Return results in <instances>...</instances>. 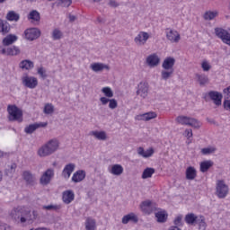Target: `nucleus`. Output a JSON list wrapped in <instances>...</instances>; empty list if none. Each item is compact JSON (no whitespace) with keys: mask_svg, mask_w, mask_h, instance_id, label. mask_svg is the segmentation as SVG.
<instances>
[{"mask_svg":"<svg viewBox=\"0 0 230 230\" xmlns=\"http://www.w3.org/2000/svg\"><path fill=\"white\" fill-rule=\"evenodd\" d=\"M11 217L16 224H32L37 220L39 214L35 210H31L27 207H18L11 211Z\"/></svg>","mask_w":230,"mask_h":230,"instance_id":"obj_1","label":"nucleus"},{"mask_svg":"<svg viewBox=\"0 0 230 230\" xmlns=\"http://www.w3.org/2000/svg\"><path fill=\"white\" fill-rule=\"evenodd\" d=\"M60 148V141L57 138H52L41 146L37 152L39 157H48L55 154Z\"/></svg>","mask_w":230,"mask_h":230,"instance_id":"obj_2","label":"nucleus"},{"mask_svg":"<svg viewBox=\"0 0 230 230\" xmlns=\"http://www.w3.org/2000/svg\"><path fill=\"white\" fill-rule=\"evenodd\" d=\"M7 112L9 114V121H18V123H22V111L16 105H8Z\"/></svg>","mask_w":230,"mask_h":230,"instance_id":"obj_3","label":"nucleus"},{"mask_svg":"<svg viewBox=\"0 0 230 230\" xmlns=\"http://www.w3.org/2000/svg\"><path fill=\"white\" fill-rule=\"evenodd\" d=\"M229 195V185L226 184V181L217 180L216 181V196L217 199H226Z\"/></svg>","mask_w":230,"mask_h":230,"instance_id":"obj_4","label":"nucleus"},{"mask_svg":"<svg viewBox=\"0 0 230 230\" xmlns=\"http://www.w3.org/2000/svg\"><path fill=\"white\" fill-rule=\"evenodd\" d=\"M177 123L180 125H186L193 127L194 128H200V122L197 119L190 118L188 116L181 115L176 118Z\"/></svg>","mask_w":230,"mask_h":230,"instance_id":"obj_5","label":"nucleus"},{"mask_svg":"<svg viewBox=\"0 0 230 230\" xmlns=\"http://www.w3.org/2000/svg\"><path fill=\"white\" fill-rule=\"evenodd\" d=\"M53 177H55V170L51 168L47 169L40 178V184L41 186H48L53 181Z\"/></svg>","mask_w":230,"mask_h":230,"instance_id":"obj_6","label":"nucleus"},{"mask_svg":"<svg viewBox=\"0 0 230 230\" xmlns=\"http://www.w3.org/2000/svg\"><path fill=\"white\" fill-rule=\"evenodd\" d=\"M22 84L28 89H35L39 85V80L35 76L24 75L22 77Z\"/></svg>","mask_w":230,"mask_h":230,"instance_id":"obj_7","label":"nucleus"},{"mask_svg":"<svg viewBox=\"0 0 230 230\" xmlns=\"http://www.w3.org/2000/svg\"><path fill=\"white\" fill-rule=\"evenodd\" d=\"M215 33L218 37V39H221L222 42L224 44H226L227 46H230V33L229 31H226L223 28H215Z\"/></svg>","mask_w":230,"mask_h":230,"instance_id":"obj_8","label":"nucleus"},{"mask_svg":"<svg viewBox=\"0 0 230 230\" xmlns=\"http://www.w3.org/2000/svg\"><path fill=\"white\" fill-rule=\"evenodd\" d=\"M208 97L210 98V100H212V102H214L215 105L217 107L222 105V98H224V96L219 92L210 91L205 94V100Z\"/></svg>","mask_w":230,"mask_h":230,"instance_id":"obj_9","label":"nucleus"},{"mask_svg":"<svg viewBox=\"0 0 230 230\" xmlns=\"http://www.w3.org/2000/svg\"><path fill=\"white\" fill-rule=\"evenodd\" d=\"M24 35L27 40H37L40 37V30L37 28L27 29L24 31Z\"/></svg>","mask_w":230,"mask_h":230,"instance_id":"obj_10","label":"nucleus"},{"mask_svg":"<svg viewBox=\"0 0 230 230\" xmlns=\"http://www.w3.org/2000/svg\"><path fill=\"white\" fill-rule=\"evenodd\" d=\"M165 34L167 40H170V42L177 43L179 42V40H181V34H179V31L167 28L165 31Z\"/></svg>","mask_w":230,"mask_h":230,"instance_id":"obj_11","label":"nucleus"},{"mask_svg":"<svg viewBox=\"0 0 230 230\" xmlns=\"http://www.w3.org/2000/svg\"><path fill=\"white\" fill-rule=\"evenodd\" d=\"M148 39H150V34H148V32L140 31L134 39V41L137 44V46H145Z\"/></svg>","mask_w":230,"mask_h":230,"instance_id":"obj_12","label":"nucleus"},{"mask_svg":"<svg viewBox=\"0 0 230 230\" xmlns=\"http://www.w3.org/2000/svg\"><path fill=\"white\" fill-rule=\"evenodd\" d=\"M22 179L29 186H35L37 184V178L30 171H24L22 172Z\"/></svg>","mask_w":230,"mask_h":230,"instance_id":"obj_13","label":"nucleus"},{"mask_svg":"<svg viewBox=\"0 0 230 230\" xmlns=\"http://www.w3.org/2000/svg\"><path fill=\"white\" fill-rule=\"evenodd\" d=\"M44 127H48V122H36L34 124H30L29 126L25 127L24 133L33 134L37 128H44Z\"/></svg>","mask_w":230,"mask_h":230,"instance_id":"obj_14","label":"nucleus"},{"mask_svg":"<svg viewBox=\"0 0 230 230\" xmlns=\"http://www.w3.org/2000/svg\"><path fill=\"white\" fill-rule=\"evenodd\" d=\"M146 62L149 67H157L161 62V58L157 54H151L146 58Z\"/></svg>","mask_w":230,"mask_h":230,"instance_id":"obj_15","label":"nucleus"},{"mask_svg":"<svg viewBox=\"0 0 230 230\" xmlns=\"http://www.w3.org/2000/svg\"><path fill=\"white\" fill-rule=\"evenodd\" d=\"M137 94L141 96V98H146L148 96V83H139Z\"/></svg>","mask_w":230,"mask_h":230,"instance_id":"obj_16","label":"nucleus"},{"mask_svg":"<svg viewBox=\"0 0 230 230\" xmlns=\"http://www.w3.org/2000/svg\"><path fill=\"white\" fill-rule=\"evenodd\" d=\"M90 68L92 69V71H93V73H102L103 69H106V71H109L111 69L109 65L103 63H93L91 64Z\"/></svg>","mask_w":230,"mask_h":230,"instance_id":"obj_17","label":"nucleus"},{"mask_svg":"<svg viewBox=\"0 0 230 230\" xmlns=\"http://www.w3.org/2000/svg\"><path fill=\"white\" fill-rule=\"evenodd\" d=\"M11 30L12 26L10 23L5 20L0 19V34L3 36L8 35Z\"/></svg>","mask_w":230,"mask_h":230,"instance_id":"obj_18","label":"nucleus"},{"mask_svg":"<svg viewBox=\"0 0 230 230\" xmlns=\"http://www.w3.org/2000/svg\"><path fill=\"white\" fill-rule=\"evenodd\" d=\"M75 168H76L75 164H67L62 171V177H64V179H69L71 173L75 172Z\"/></svg>","mask_w":230,"mask_h":230,"instance_id":"obj_19","label":"nucleus"},{"mask_svg":"<svg viewBox=\"0 0 230 230\" xmlns=\"http://www.w3.org/2000/svg\"><path fill=\"white\" fill-rule=\"evenodd\" d=\"M173 66H175V58L172 57L166 58L162 64V67L165 69V71H173Z\"/></svg>","mask_w":230,"mask_h":230,"instance_id":"obj_20","label":"nucleus"},{"mask_svg":"<svg viewBox=\"0 0 230 230\" xmlns=\"http://www.w3.org/2000/svg\"><path fill=\"white\" fill-rule=\"evenodd\" d=\"M155 118H157V113L154 111L146 112L137 116V119L138 121H150V119H154Z\"/></svg>","mask_w":230,"mask_h":230,"instance_id":"obj_21","label":"nucleus"},{"mask_svg":"<svg viewBox=\"0 0 230 230\" xmlns=\"http://www.w3.org/2000/svg\"><path fill=\"white\" fill-rule=\"evenodd\" d=\"M62 200L64 204H71L75 200V192L73 190H65L63 192Z\"/></svg>","mask_w":230,"mask_h":230,"instance_id":"obj_22","label":"nucleus"},{"mask_svg":"<svg viewBox=\"0 0 230 230\" xmlns=\"http://www.w3.org/2000/svg\"><path fill=\"white\" fill-rule=\"evenodd\" d=\"M128 222H132L133 224H137L139 222V218L136 214L129 213L122 217V224L127 225Z\"/></svg>","mask_w":230,"mask_h":230,"instance_id":"obj_23","label":"nucleus"},{"mask_svg":"<svg viewBox=\"0 0 230 230\" xmlns=\"http://www.w3.org/2000/svg\"><path fill=\"white\" fill-rule=\"evenodd\" d=\"M18 39L19 38L15 34H9L3 39L2 44L3 46H12V44L17 42Z\"/></svg>","mask_w":230,"mask_h":230,"instance_id":"obj_24","label":"nucleus"},{"mask_svg":"<svg viewBox=\"0 0 230 230\" xmlns=\"http://www.w3.org/2000/svg\"><path fill=\"white\" fill-rule=\"evenodd\" d=\"M19 67H20V69H23L25 71H30V69H33V67H35V65H34L33 61H31L30 59H24L20 62Z\"/></svg>","mask_w":230,"mask_h":230,"instance_id":"obj_25","label":"nucleus"},{"mask_svg":"<svg viewBox=\"0 0 230 230\" xmlns=\"http://www.w3.org/2000/svg\"><path fill=\"white\" fill-rule=\"evenodd\" d=\"M187 181H194L197 178V169L193 166H189L185 172Z\"/></svg>","mask_w":230,"mask_h":230,"instance_id":"obj_26","label":"nucleus"},{"mask_svg":"<svg viewBox=\"0 0 230 230\" xmlns=\"http://www.w3.org/2000/svg\"><path fill=\"white\" fill-rule=\"evenodd\" d=\"M84 179H85V171L79 170L73 174L72 182H82Z\"/></svg>","mask_w":230,"mask_h":230,"instance_id":"obj_27","label":"nucleus"},{"mask_svg":"<svg viewBox=\"0 0 230 230\" xmlns=\"http://www.w3.org/2000/svg\"><path fill=\"white\" fill-rule=\"evenodd\" d=\"M195 226H199V230H206V228L208 227V224L206 223V217L202 215H199L196 217Z\"/></svg>","mask_w":230,"mask_h":230,"instance_id":"obj_28","label":"nucleus"},{"mask_svg":"<svg viewBox=\"0 0 230 230\" xmlns=\"http://www.w3.org/2000/svg\"><path fill=\"white\" fill-rule=\"evenodd\" d=\"M156 221L159 224H164L166 220H168V213H166V210H161L155 213Z\"/></svg>","mask_w":230,"mask_h":230,"instance_id":"obj_29","label":"nucleus"},{"mask_svg":"<svg viewBox=\"0 0 230 230\" xmlns=\"http://www.w3.org/2000/svg\"><path fill=\"white\" fill-rule=\"evenodd\" d=\"M85 230H96V219L87 217L84 222Z\"/></svg>","mask_w":230,"mask_h":230,"instance_id":"obj_30","label":"nucleus"},{"mask_svg":"<svg viewBox=\"0 0 230 230\" xmlns=\"http://www.w3.org/2000/svg\"><path fill=\"white\" fill-rule=\"evenodd\" d=\"M218 17V11H206L203 14L204 21H213Z\"/></svg>","mask_w":230,"mask_h":230,"instance_id":"obj_31","label":"nucleus"},{"mask_svg":"<svg viewBox=\"0 0 230 230\" xmlns=\"http://www.w3.org/2000/svg\"><path fill=\"white\" fill-rule=\"evenodd\" d=\"M197 215L194 213H189L185 216L184 220L188 226H195V223L197 222Z\"/></svg>","mask_w":230,"mask_h":230,"instance_id":"obj_32","label":"nucleus"},{"mask_svg":"<svg viewBox=\"0 0 230 230\" xmlns=\"http://www.w3.org/2000/svg\"><path fill=\"white\" fill-rule=\"evenodd\" d=\"M110 173L112 175L119 176L121 173H123V166L121 164H113L111 166V169L110 170Z\"/></svg>","mask_w":230,"mask_h":230,"instance_id":"obj_33","label":"nucleus"},{"mask_svg":"<svg viewBox=\"0 0 230 230\" xmlns=\"http://www.w3.org/2000/svg\"><path fill=\"white\" fill-rule=\"evenodd\" d=\"M21 53L19 47L13 46L7 48V57H17Z\"/></svg>","mask_w":230,"mask_h":230,"instance_id":"obj_34","label":"nucleus"},{"mask_svg":"<svg viewBox=\"0 0 230 230\" xmlns=\"http://www.w3.org/2000/svg\"><path fill=\"white\" fill-rule=\"evenodd\" d=\"M211 166H213V162L211 160L201 162L200 163V172L202 173H206V172H208V170H209V168H211Z\"/></svg>","mask_w":230,"mask_h":230,"instance_id":"obj_35","label":"nucleus"},{"mask_svg":"<svg viewBox=\"0 0 230 230\" xmlns=\"http://www.w3.org/2000/svg\"><path fill=\"white\" fill-rule=\"evenodd\" d=\"M28 19H31V21H35V22H40V13H39L37 10H32L30 12L28 15Z\"/></svg>","mask_w":230,"mask_h":230,"instance_id":"obj_36","label":"nucleus"},{"mask_svg":"<svg viewBox=\"0 0 230 230\" xmlns=\"http://www.w3.org/2000/svg\"><path fill=\"white\" fill-rule=\"evenodd\" d=\"M91 135L94 136L100 141H105L107 139V133L105 131H92Z\"/></svg>","mask_w":230,"mask_h":230,"instance_id":"obj_37","label":"nucleus"},{"mask_svg":"<svg viewBox=\"0 0 230 230\" xmlns=\"http://www.w3.org/2000/svg\"><path fill=\"white\" fill-rule=\"evenodd\" d=\"M155 173V169L152 167H147L144 170L142 173V179H150V177H152V175Z\"/></svg>","mask_w":230,"mask_h":230,"instance_id":"obj_38","label":"nucleus"},{"mask_svg":"<svg viewBox=\"0 0 230 230\" xmlns=\"http://www.w3.org/2000/svg\"><path fill=\"white\" fill-rule=\"evenodd\" d=\"M196 77L198 79L199 85H206V84L209 82V78H208V75H206L197 74Z\"/></svg>","mask_w":230,"mask_h":230,"instance_id":"obj_39","label":"nucleus"},{"mask_svg":"<svg viewBox=\"0 0 230 230\" xmlns=\"http://www.w3.org/2000/svg\"><path fill=\"white\" fill-rule=\"evenodd\" d=\"M6 19L7 21H14L15 22H17V21H19L20 19V16L15 12L10 11L6 15Z\"/></svg>","mask_w":230,"mask_h":230,"instance_id":"obj_40","label":"nucleus"},{"mask_svg":"<svg viewBox=\"0 0 230 230\" xmlns=\"http://www.w3.org/2000/svg\"><path fill=\"white\" fill-rule=\"evenodd\" d=\"M151 206H152V201L146 200L141 203L140 208L142 211H144V213H148V209H150Z\"/></svg>","mask_w":230,"mask_h":230,"instance_id":"obj_41","label":"nucleus"},{"mask_svg":"<svg viewBox=\"0 0 230 230\" xmlns=\"http://www.w3.org/2000/svg\"><path fill=\"white\" fill-rule=\"evenodd\" d=\"M102 93H103L106 98H112L114 96V92H112V89L109 86L103 87Z\"/></svg>","mask_w":230,"mask_h":230,"instance_id":"obj_42","label":"nucleus"},{"mask_svg":"<svg viewBox=\"0 0 230 230\" xmlns=\"http://www.w3.org/2000/svg\"><path fill=\"white\" fill-rule=\"evenodd\" d=\"M44 114H53L55 112V107L51 103H47L43 110Z\"/></svg>","mask_w":230,"mask_h":230,"instance_id":"obj_43","label":"nucleus"},{"mask_svg":"<svg viewBox=\"0 0 230 230\" xmlns=\"http://www.w3.org/2000/svg\"><path fill=\"white\" fill-rule=\"evenodd\" d=\"M62 32L60 30L58 29H55L53 31H52V39L53 40H60V39H62Z\"/></svg>","mask_w":230,"mask_h":230,"instance_id":"obj_44","label":"nucleus"},{"mask_svg":"<svg viewBox=\"0 0 230 230\" xmlns=\"http://www.w3.org/2000/svg\"><path fill=\"white\" fill-rule=\"evenodd\" d=\"M172 75H173V70H164L161 72L162 80H168V78H172Z\"/></svg>","mask_w":230,"mask_h":230,"instance_id":"obj_45","label":"nucleus"},{"mask_svg":"<svg viewBox=\"0 0 230 230\" xmlns=\"http://www.w3.org/2000/svg\"><path fill=\"white\" fill-rule=\"evenodd\" d=\"M73 1L71 0H59L58 2V6H61L62 8H68V6H71Z\"/></svg>","mask_w":230,"mask_h":230,"instance_id":"obj_46","label":"nucleus"},{"mask_svg":"<svg viewBox=\"0 0 230 230\" xmlns=\"http://www.w3.org/2000/svg\"><path fill=\"white\" fill-rule=\"evenodd\" d=\"M215 152H217V148L215 147H205L201 149L203 155H209V154H215Z\"/></svg>","mask_w":230,"mask_h":230,"instance_id":"obj_47","label":"nucleus"},{"mask_svg":"<svg viewBox=\"0 0 230 230\" xmlns=\"http://www.w3.org/2000/svg\"><path fill=\"white\" fill-rule=\"evenodd\" d=\"M60 208H61L60 205H47L42 207V209H47L48 211H51V210L57 211Z\"/></svg>","mask_w":230,"mask_h":230,"instance_id":"obj_48","label":"nucleus"},{"mask_svg":"<svg viewBox=\"0 0 230 230\" xmlns=\"http://www.w3.org/2000/svg\"><path fill=\"white\" fill-rule=\"evenodd\" d=\"M118 108V101L116 99H110L109 101V109L114 111V109Z\"/></svg>","mask_w":230,"mask_h":230,"instance_id":"obj_49","label":"nucleus"},{"mask_svg":"<svg viewBox=\"0 0 230 230\" xmlns=\"http://www.w3.org/2000/svg\"><path fill=\"white\" fill-rule=\"evenodd\" d=\"M38 75H40V76L43 79L48 78V74H46V69H44V67H40L38 68Z\"/></svg>","mask_w":230,"mask_h":230,"instance_id":"obj_50","label":"nucleus"},{"mask_svg":"<svg viewBox=\"0 0 230 230\" xmlns=\"http://www.w3.org/2000/svg\"><path fill=\"white\" fill-rule=\"evenodd\" d=\"M174 225L179 227L180 226H182V216H178L175 219H174Z\"/></svg>","mask_w":230,"mask_h":230,"instance_id":"obj_51","label":"nucleus"},{"mask_svg":"<svg viewBox=\"0 0 230 230\" xmlns=\"http://www.w3.org/2000/svg\"><path fill=\"white\" fill-rule=\"evenodd\" d=\"M201 67H202L203 71H209L211 69V66L209 65V63H208V61H204L201 64Z\"/></svg>","mask_w":230,"mask_h":230,"instance_id":"obj_52","label":"nucleus"},{"mask_svg":"<svg viewBox=\"0 0 230 230\" xmlns=\"http://www.w3.org/2000/svg\"><path fill=\"white\" fill-rule=\"evenodd\" d=\"M183 136H185V137L187 139H190V137H193V130H191V129H185V131L183 133Z\"/></svg>","mask_w":230,"mask_h":230,"instance_id":"obj_53","label":"nucleus"},{"mask_svg":"<svg viewBox=\"0 0 230 230\" xmlns=\"http://www.w3.org/2000/svg\"><path fill=\"white\" fill-rule=\"evenodd\" d=\"M108 4L111 6V8H118V6H119V3H118L116 0H110Z\"/></svg>","mask_w":230,"mask_h":230,"instance_id":"obj_54","label":"nucleus"},{"mask_svg":"<svg viewBox=\"0 0 230 230\" xmlns=\"http://www.w3.org/2000/svg\"><path fill=\"white\" fill-rule=\"evenodd\" d=\"M152 155H154V148H149L146 151H145V158L152 157Z\"/></svg>","mask_w":230,"mask_h":230,"instance_id":"obj_55","label":"nucleus"},{"mask_svg":"<svg viewBox=\"0 0 230 230\" xmlns=\"http://www.w3.org/2000/svg\"><path fill=\"white\" fill-rule=\"evenodd\" d=\"M1 230H12V226L6 223H0Z\"/></svg>","mask_w":230,"mask_h":230,"instance_id":"obj_56","label":"nucleus"},{"mask_svg":"<svg viewBox=\"0 0 230 230\" xmlns=\"http://www.w3.org/2000/svg\"><path fill=\"white\" fill-rule=\"evenodd\" d=\"M100 102H101L102 105H107V103H109V102H111V99H109L107 97H101Z\"/></svg>","mask_w":230,"mask_h":230,"instance_id":"obj_57","label":"nucleus"},{"mask_svg":"<svg viewBox=\"0 0 230 230\" xmlns=\"http://www.w3.org/2000/svg\"><path fill=\"white\" fill-rule=\"evenodd\" d=\"M224 108L226 111H230V100L224 101Z\"/></svg>","mask_w":230,"mask_h":230,"instance_id":"obj_58","label":"nucleus"},{"mask_svg":"<svg viewBox=\"0 0 230 230\" xmlns=\"http://www.w3.org/2000/svg\"><path fill=\"white\" fill-rule=\"evenodd\" d=\"M137 154H138V155H141V157H145V148L138 147L137 148Z\"/></svg>","mask_w":230,"mask_h":230,"instance_id":"obj_59","label":"nucleus"},{"mask_svg":"<svg viewBox=\"0 0 230 230\" xmlns=\"http://www.w3.org/2000/svg\"><path fill=\"white\" fill-rule=\"evenodd\" d=\"M0 55H6L8 56V49H4L0 46Z\"/></svg>","mask_w":230,"mask_h":230,"instance_id":"obj_60","label":"nucleus"},{"mask_svg":"<svg viewBox=\"0 0 230 230\" xmlns=\"http://www.w3.org/2000/svg\"><path fill=\"white\" fill-rule=\"evenodd\" d=\"M68 19H69L70 22H75V21H76V16H75L73 14H69Z\"/></svg>","mask_w":230,"mask_h":230,"instance_id":"obj_61","label":"nucleus"},{"mask_svg":"<svg viewBox=\"0 0 230 230\" xmlns=\"http://www.w3.org/2000/svg\"><path fill=\"white\" fill-rule=\"evenodd\" d=\"M97 22H100V23H103V22H105V19H103L102 17H98Z\"/></svg>","mask_w":230,"mask_h":230,"instance_id":"obj_62","label":"nucleus"},{"mask_svg":"<svg viewBox=\"0 0 230 230\" xmlns=\"http://www.w3.org/2000/svg\"><path fill=\"white\" fill-rule=\"evenodd\" d=\"M15 168H17V165L15 164H13L11 165V170H15Z\"/></svg>","mask_w":230,"mask_h":230,"instance_id":"obj_63","label":"nucleus"},{"mask_svg":"<svg viewBox=\"0 0 230 230\" xmlns=\"http://www.w3.org/2000/svg\"><path fill=\"white\" fill-rule=\"evenodd\" d=\"M27 3H35L37 0H25Z\"/></svg>","mask_w":230,"mask_h":230,"instance_id":"obj_64","label":"nucleus"}]
</instances>
